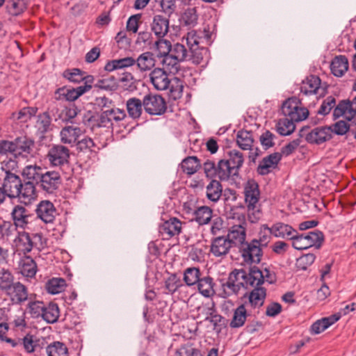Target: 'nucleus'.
Segmentation results:
<instances>
[{
  "mask_svg": "<svg viewBox=\"0 0 356 356\" xmlns=\"http://www.w3.org/2000/svg\"><path fill=\"white\" fill-rule=\"evenodd\" d=\"M238 248L243 262L245 264L251 266L261 262L263 257V250L256 239L245 243Z\"/></svg>",
  "mask_w": 356,
  "mask_h": 356,
  "instance_id": "5",
  "label": "nucleus"
},
{
  "mask_svg": "<svg viewBox=\"0 0 356 356\" xmlns=\"http://www.w3.org/2000/svg\"><path fill=\"white\" fill-rule=\"evenodd\" d=\"M234 176H237L234 168H232L231 165L226 160H220L216 167V177H218L221 181H227Z\"/></svg>",
  "mask_w": 356,
  "mask_h": 356,
  "instance_id": "33",
  "label": "nucleus"
},
{
  "mask_svg": "<svg viewBox=\"0 0 356 356\" xmlns=\"http://www.w3.org/2000/svg\"><path fill=\"white\" fill-rule=\"evenodd\" d=\"M63 76L74 83H79L81 81H84L85 85H91L94 80L93 76H84L83 72L77 68L64 71Z\"/></svg>",
  "mask_w": 356,
  "mask_h": 356,
  "instance_id": "38",
  "label": "nucleus"
},
{
  "mask_svg": "<svg viewBox=\"0 0 356 356\" xmlns=\"http://www.w3.org/2000/svg\"><path fill=\"white\" fill-rule=\"evenodd\" d=\"M151 30L157 38H163L169 31L168 19L161 15L154 16L151 24Z\"/></svg>",
  "mask_w": 356,
  "mask_h": 356,
  "instance_id": "25",
  "label": "nucleus"
},
{
  "mask_svg": "<svg viewBox=\"0 0 356 356\" xmlns=\"http://www.w3.org/2000/svg\"><path fill=\"white\" fill-rule=\"evenodd\" d=\"M164 288L165 294H174L179 289L186 288L179 277L175 274H171L165 280Z\"/></svg>",
  "mask_w": 356,
  "mask_h": 356,
  "instance_id": "43",
  "label": "nucleus"
},
{
  "mask_svg": "<svg viewBox=\"0 0 356 356\" xmlns=\"http://www.w3.org/2000/svg\"><path fill=\"white\" fill-rule=\"evenodd\" d=\"M13 145L14 154H15L27 156L32 152L34 148V141L26 136L16 138L13 142Z\"/></svg>",
  "mask_w": 356,
  "mask_h": 356,
  "instance_id": "28",
  "label": "nucleus"
},
{
  "mask_svg": "<svg viewBox=\"0 0 356 356\" xmlns=\"http://www.w3.org/2000/svg\"><path fill=\"white\" fill-rule=\"evenodd\" d=\"M135 64L136 60L134 58L125 57L108 61L104 66V70L107 72H112L118 69L131 67Z\"/></svg>",
  "mask_w": 356,
  "mask_h": 356,
  "instance_id": "39",
  "label": "nucleus"
},
{
  "mask_svg": "<svg viewBox=\"0 0 356 356\" xmlns=\"http://www.w3.org/2000/svg\"><path fill=\"white\" fill-rule=\"evenodd\" d=\"M42 173H41V168L35 165H27L26 166L22 171V175L29 181L33 180L38 181L40 179V176H42Z\"/></svg>",
  "mask_w": 356,
  "mask_h": 356,
  "instance_id": "57",
  "label": "nucleus"
},
{
  "mask_svg": "<svg viewBox=\"0 0 356 356\" xmlns=\"http://www.w3.org/2000/svg\"><path fill=\"white\" fill-rule=\"evenodd\" d=\"M348 60L345 56H337L332 61L330 69L332 73L338 77H341L348 70Z\"/></svg>",
  "mask_w": 356,
  "mask_h": 356,
  "instance_id": "32",
  "label": "nucleus"
},
{
  "mask_svg": "<svg viewBox=\"0 0 356 356\" xmlns=\"http://www.w3.org/2000/svg\"><path fill=\"white\" fill-rule=\"evenodd\" d=\"M20 273L26 278L35 277L38 268L35 261L29 256L22 257L19 263Z\"/></svg>",
  "mask_w": 356,
  "mask_h": 356,
  "instance_id": "29",
  "label": "nucleus"
},
{
  "mask_svg": "<svg viewBox=\"0 0 356 356\" xmlns=\"http://www.w3.org/2000/svg\"><path fill=\"white\" fill-rule=\"evenodd\" d=\"M5 293L15 305H21L28 300V289L19 282H15Z\"/></svg>",
  "mask_w": 356,
  "mask_h": 356,
  "instance_id": "17",
  "label": "nucleus"
},
{
  "mask_svg": "<svg viewBox=\"0 0 356 356\" xmlns=\"http://www.w3.org/2000/svg\"><path fill=\"white\" fill-rule=\"evenodd\" d=\"M213 279L209 276L201 277L197 284L199 293L205 298H211L216 293Z\"/></svg>",
  "mask_w": 356,
  "mask_h": 356,
  "instance_id": "35",
  "label": "nucleus"
},
{
  "mask_svg": "<svg viewBox=\"0 0 356 356\" xmlns=\"http://www.w3.org/2000/svg\"><path fill=\"white\" fill-rule=\"evenodd\" d=\"M153 45L158 51L159 55L162 57L170 54L172 46L170 42L168 40L159 38L158 40L154 42Z\"/></svg>",
  "mask_w": 356,
  "mask_h": 356,
  "instance_id": "61",
  "label": "nucleus"
},
{
  "mask_svg": "<svg viewBox=\"0 0 356 356\" xmlns=\"http://www.w3.org/2000/svg\"><path fill=\"white\" fill-rule=\"evenodd\" d=\"M266 289L263 287L254 288L249 294V303L252 307H260L266 298Z\"/></svg>",
  "mask_w": 356,
  "mask_h": 356,
  "instance_id": "45",
  "label": "nucleus"
},
{
  "mask_svg": "<svg viewBox=\"0 0 356 356\" xmlns=\"http://www.w3.org/2000/svg\"><path fill=\"white\" fill-rule=\"evenodd\" d=\"M65 280L63 278H52L46 284V290L51 294L60 293L65 290Z\"/></svg>",
  "mask_w": 356,
  "mask_h": 356,
  "instance_id": "52",
  "label": "nucleus"
},
{
  "mask_svg": "<svg viewBox=\"0 0 356 356\" xmlns=\"http://www.w3.org/2000/svg\"><path fill=\"white\" fill-rule=\"evenodd\" d=\"M236 143L243 150H250L254 143L253 134L247 130H240L236 134Z\"/></svg>",
  "mask_w": 356,
  "mask_h": 356,
  "instance_id": "40",
  "label": "nucleus"
},
{
  "mask_svg": "<svg viewBox=\"0 0 356 356\" xmlns=\"http://www.w3.org/2000/svg\"><path fill=\"white\" fill-rule=\"evenodd\" d=\"M11 218L17 227L25 229L31 222L33 216L30 211L22 205H16L11 211Z\"/></svg>",
  "mask_w": 356,
  "mask_h": 356,
  "instance_id": "16",
  "label": "nucleus"
},
{
  "mask_svg": "<svg viewBox=\"0 0 356 356\" xmlns=\"http://www.w3.org/2000/svg\"><path fill=\"white\" fill-rule=\"evenodd\" d=\"M282 112L294 123L305 120L309 115V111L300 106V102L296 98H289L282 106Z\"/></svg>",
  "mask_w": 356,
  "mask_h": 356,
  "instance_id": "6",
  "label": "nucleus"
},
{
  "mask_svg": "<svg viewBox=\"0 0 356 356\" xmlns=\"http://www.w3.org/2000/svg\"><path fill=\"white\" fill-rule=\"evenodd\" d=\"M323 239V234L320 231L309 232L301 235L295 234L292 245L296 250H305L313 246L319 248Z\"/></svg>",
  "mask_w": 356,
  "mask_h": 356,
  "instance_id": "7",
  "label": "nucleus"
},
{
  "mask_svg": "<svg viewBox=\"0 0 356 356\" xmlns=\"http://www.w3.org/2000/svg\"><path fill=\"white\" fill-rule=\"evenodd\" d=\"M232 246L225 236H218L212 240L210 251L215 257H222L229 253Z\"/></svg>",
  "mask_w": 356,
  "mask_h": 356,
  "instance_id": "24",
  "label": "nucleus"
},
{
  "mask_svg": "<svg viewBox=\"0 0 356 356\" xmlns=\"http://www.w3.org/2000/svg\"><path fill=\"white\" fill-rule=\"evenodd\" d=\"M153 44V38L149 31L139 32L135 40V44L140 48L151 47Z\"/></svg>",
  "mask_w": 356,
  "mask_h": 356,
  "instance_id": "55",
  "label": "nucleus"
},
{
  "mask_svg": "<svg viewBox=\"0 0 356 356\" xmlns=\"http://www.w3.org/2000/svg\"><path fill=\"white\" fill-rule=\"evenodd\" d=\"M75 146L77 150L88 152L95 151L94 147L95 145L92 138L84 137L81 139H79Z\"/></svg>",
  "mask_w": 356,
  "mask_h": 356,
  "instance_id": "63",
  "label": "nucleus"
},
{
  "mask_svg": "<svg viewBox=\"0 0 356 356\" xmlns=\"http://www.w3.org/2000/svg\"><path fill=\"white\" fill-rule=\"evenodd\" d=\"M45 245L43 236L40 233L30 234L25 231L18 232L13 239V247L19 254L26 255L33 248L42 249Z\"/></svg>",
  "mask_w": 356,
  "mask_h": 356,
  "instance_id": "3",
  "label": "nucleus"
},
{
  "mask_svg": "<svg viewBox=\"0 0 356 356\" xmlns=\"http://www.w3.org/2000/svg\"><path fill=\"white\" fill-rule=\"evenodd\" d=\"M193 220L199 225H207L213 216V210L207 206H202L193 211Z\"/></svg>",
  "mask_w": 356,
  "mask_h": 356,
  "instance_id": "36",
  "label": "nucleus"
},
{
  "mask_svg": "<svg viewBox=\"0 0 356 356\" xmlns=\"http://www.w3.org/2000/svg\"><path fill=\"white\" fill-rule=\"evenodd\" d=\"M149 81L154 88L159 91L168 90L174 99L180 97L183 91L181 81L167 74L160 67L152 70L149 74Z\"/></svg>",
  "mask_w": 356,
  "mask_h": 356,
  "instance_id": "2",
  "label": "nucleus"
},
{
  "mask_svg": "<svg viewBox=\"0 0 356 356\" xmlns=\"http://www.w3.org/2000/svg\"><path fill=\"white\" fill-rule=\"evenodd\" d=\"M340 318V314H333L328 317H325L318 320L312 325L310 332L313 334H320L339 321Z\"/></svg>",
  "mask_w": 356,
  "mask_h": 356,
  "instance_id": "31",
  "label": "nucleus"
},
{
  "mask_svg": "<svg viewBox=\"0 0 356 356\" xmlns=\"http://www.w3.org/2000/svg\"><path fill=\"white\" fill-rule=\"evenodd\" d=\"M143 108L146 113L152 115H161L166 109V102L160 95L148 94L143 97Z\"/></svg>",
  "mask_w": 356,
  "mask_h": 356,
  "instance_id": "8",
  "label": "nucleus"
},
{
  "mask_svg": "<svg viewBox=\"0 0 356 356\" xmlns=\"http://www.w3.org/2000/svg\"><path fill=\"white\" fill-rule=\"evenodd\" d=\"M222 193V185L216 179L211 180L206 186V197L212 202H217L220 200Z\"/></svg>",
  "mask_w": 356,
  "mask_h": 356,
  "instance_id": "37",
  "label": "nucleus"
},
{
  "mask_svg": "<svg viewBox=\"0 0 356 356\" xmlns=\"http://www.w3.org/2000/svg\"><path fill=\"white\" fill-rule=\"evenodd\" d=\"M271 227H268L264 224L261 225L259 232V239H256L259 242L261 247H266L271 239Z\"/></svg>",
  "mask_w": 356,
  "mask_h": 356,
  "instance_id": "58",
  "label": "nucleus"
},
{
  "mask_svg": "<svg viewBox=\"0 0 356 356\" xmlns=\"http://www.w3.org/2000/svg\"><path fill=\"white\" fill-rule=\"evenodd\" d=\"M333 116L334 118L344 116L348 120L355 119L356 124V97L352 101H341L334 108Z\"/></svg>",
  "mask_w": 356,
  "mask_h": 356,
  "instance_id": "12",
  "label": "nucleus"
},
{
  "mask_svg": "<svg viewBox=\"0 0 356 356\" xmlns=\"http://www.w3.org/2000/svg\"><path fill=\"white\" fill-rule=\"evenodd\" d=\"M271 234L276 238L293 240L297 231L288 224L277 222L271 226Z\"/></svg>",
  "mask_w": 356,
  "mask_h": 356,
  "instance_id": "26",
  "label": "nucleus"
},
{
  "mask_svg": "<svg viewBox=\"0 0 356 356\" xmlns=\"http://www.w3.org/2000/svg\"><path fill=\"white\" fill-rule=\"evenodd\" d=\"M60 311L57 304L49 303L44 307L42 318L49 323H56L59 317Z\"/></svg>",
  "mask_w": 356,
  "mask_h": 356,
  "instance_id": "49",
  "label": "nucleus"
},
{
  "mask_svg": "<svg viewBox=\"0 0 356 356\" xmlns=\"http://www.w3.org/2000/svg\"><path fill=\"white\" fill-rule=\"evenodd\" d=\"M191 53V59L195 64H200L203 61L204 58L207 56L208 50L204 47H195L189 49Z\"/></svg>",
  "mask_w": 356,
  "mask_h": 356,
  "instance_id": "62",
  "label": "nucleus"
},
{
  "mask_svg": "<svg viewBox=\"0 0 356 356\" xmlns=\"http://www.w3.org/2000/svg\"><path fill=\"white\" fill-rule=\"evenodd\" d=\"M22 180L18 175L6 171L2 188L8 197L16 198V196L19 194L18 192L19 187H22Z\"/></svg>",
  "mask_w": 356,
  "mask_h": 356,
  "instance_id": "13",
  "label": "nucleus"
},
{
  "mask_svg": "<svg viewBox=\"0 0 356 356\" xmlns=\"http://www.w3.org/2000/svg\"><path fill=\"white\" fill-rule=\"evenodd\" d=\"M181 20L184 25L194 26L197 21L196 9L195 8L186 9L181 16Z\"/></svg>",
  "mask_w": 356,
  "mask_h": 356,
  "instance_id": "60",
  "label": "nucleus"
},
{
  "mask_svg": "<svg viewBox=\"0 0 356 356\" xmlns=\"http://www.w3.org/2000/svg\"><path fill=\"white\" fill-rule=\"evenodd\" d=\"M200 162L196 156H188L181 163L183 172L188 175L195 174L200 168Z\"/></svg>",
  "mask_w": 356,
  "mask_h": 356,
  "instance_id": "46",
  "label": "nucleus"
},
{
  "mask_svg": "<svg viewBox=\"0 0 356 356\" xmlns=\"http://www.w3.org/2000/svg\"><path fill=\"white\" fill-rule=\"evenodd\" d=\"M47 158L51 166H63L69 163L70 149L61 145H54L49 149Z\"/></svg>",
  "mask_w": 356,
  "mask_h": 356,
  "instance_id": "9",
  "label": "nucleus"
},
{
  "mask_svg": "<svg viewBox=\"0 0 356 356\" xmlns=\"http://www.w3.org/2000/svg\"><path fill=\"white\" fill-rule=\"evenodd\" d=\"M126 113L124 110L113 107L109 109L102 111L98 119V125L99 127H110L113 122H120L124 119Z\"/></svg>",
  "mask_w": 356,
  "mask_h": 356,
  "instance_id": "14",
  "label": "nucleus"
},
{
  "mask_svg": "<svg viewBox=\"0 0 356 356\" xmlns=\"http://www.w3.org/2000/svg\"><path fill=\"white\" fill-rule=\"evenodd\" d=\"M39 181L40 186L44 192L53 194L61 184V177L58 171H47L42 173Z\"/></svg>",
  "mask_w": 356,
  "mask_h": 356,
  "instance_id": "11",
  "label": "nucleus"
},
{
  "mask_svg": "<svg viewBox=\"0 0 356 356\" xmlns=\"http://www.w3.org/2000/svg\"><path fill=\"white\" fill-rule=\"evenodd\" d=\"M243 273L235 269L232 271L226 280H220V286L218 290V295L222 298H227L233 295H237L241 289H244L242 282Z\"/></svg>",
  "mask_w": 356,
  "mask_h": 356,
  "instance_id": "4",
  "label": "nucleus"
},
{
  "mask_svg": "<svg viewBox=\"0 0 356 356\" xmlns=\"http://www.w3.org/2000/svg\"><path fill=\"white\" fill-rule=\"evenodd\" d=\"M243 193L248 219L251 223H257L263 217L262 206L260 202L261 192L258 183L254 179H248L244 184Z\"/></svg>",
  "mask_w": 356,
  "mask_h": 356,
  "instance_id": "1",
  "label": "nucleus"
},
{
  "mask_svg": "<svg viewBox=\"0 0 356 356\" xmlns=\"http://www.w3.org/2000/svg\"><path fill=\"white\" fill-rule=\"evenodd\" d=\"M51 118L47 112H44L37 116L35 127L40 134H45L51 130Z\"/></svg>",
  "mask_w": 356,
  "mask_h": 356,
  "instance_id": "51",
  "label": "nucleus"
},
{
  "mask_svg": "<svg viewBox=\"0 0 356 356\" xmlns=\"http://www.w3.org/2000/svg\"><path fill=\"white\" fill-rule=\"evenodd\" d=\"M136 63L140 72H147L151 70L155 66L156 60L152 52L146 51L137 58Z\"/></svg>",
  "mask_w": 356,
  "mask_h": 356,
  "instance_id": "34",
  "label": "nucleus"
},
{
  "mask_svg": "<svg viewBox=\"0 0 356 356\" xmlns=\"http://www.w3.org/2000/svg\"><path fill=\"white\" fill-rule=\"evenodd\" d=\"M29 0H8L6 4L8 13L13 16L21 15L27 8Z\"/></svg>",
  "mask_w": 356,
  "mask_h": 356,
  "instance_id": "44",
  "label": "nucleus"
},
{
  "mask_svg": "<svg viewBox=\"0 0 356 356\" xmlns=\"http://www.w3.org/2000/svg\"><path fill=\"white\" fill-rule=\"evenodd\" d=\"M17 227L10 222L5 221L0 225V234L3 238L9 240L11 238L16 236Z\"/></svg>",
  "mask_w": 356,
  "mask_h": 356,
  "instance_id": "56",
  "label": "nucleus"
},
{
  "mask_svg": "<svg viewBox=\"0 0 356 356\" xmlns=\"http://www.w3.org/2000/svg\"><path fill=\"white\" fill-rule=\"evenodd\" d=\"M281 159L282 155L279 152H275L264 157L258 166V173L261 175L268 174L270 172L271 168H274Z\"/></svg>",
  "mask_w": 356,
  "mask_h": 356,
  "instance_id": "27",
  "label": "nucleus"
},
{
  "mask_svg": "<svg viewBox=\"0 0 356 356\" xmlns=\"http://www.w3.org/2000/svg\"><path fill=\"white\" fill-rule=\"evenodd\" d=\"M179 60H177L170 54L163 57L161 63L163 65V69L168 70L170 73H176L179 68Z\"/></svg>",
  "mask_w": 356,
  "mask_h": 356,
  "instance_id": "54",
  "label": "nucleus"
},
{
  "mask_svg": "<svg viewBox=\"0 0 356 356\" xmlns=\"http://www.w3.org/2000/svg\"><path fill=\"white\" fill-rule=\"evenodd\" d=\"M91 88L92 85L90 84L80 86L76 88H60L56 92V99L58 100L74 101Z\"/></svg>",
  "mask_w": 356,
  "mask_h": 356,
  "instance_id": "15",
  "label": "nucleus"
},
{
  "mask_svg": "<svg viewBox=\"0 0 356 356\" xmlns=\"http://www.w3.org/2000/svg\"><path fill=\"white\" fill-rule=\"evenodd\" d=\"M228 155L229 159L226 161L229 162L232 168H234L238 175V170L242 167L244 162L243 154L238 150L233 149L229 152Z\"/></svg>",
  "mask_w": 356,
  "mask_h": 356,
  "instance_id": "53",
  "label": "nucleus"
},
{
  "mask_svg": "<svg viewBox=\"0 0 356 356\" xmlns=\"http://www.w3.org/2000/svg\"><path fill=\"white\" fill-rule=\"evenodd\" d=\"M332 138L331 127H319L313 129L306 136V140L312 144L321 145Z\"/></svg>",
  "mask_w": 356,
  "mask_h": 356,
  "instance_id": "20",
  "label": "nucleus"
},
{
  "mask_svg": "<svg viewBox=\"0 0 356 356\" xmlns=\"http://www.w3.org/2000/svg\"><path fill=\"white\" fill-rule=\"evenodd\" d=\"M241 270L243 273L244 275L242 281L244 284V289H248L249 286L260 287L259 286L264 283L263 274L258 268H252L248 274L245 270Z\"/></svg>",
  "mask_w": 356,
  "mask_h": 356,
  "instance_id": "23",
  "label": "nucleus"
},
{
  "mask_svg": "<svg viewBox=\"0 0 356 356\" xmlns=\"http://www.w3.org/2000/svg\"><path fill=\"white\" fill-rule=\"evenodd\" d=\"M247 316L245 305H240L234 311L233 317L229 323L230 327L232 328L242 327L246 321Z\"/></svg>",
  "mask_w": 356,
  "mask_h": 356,
  "instance_id": "42",
  "label": "nucleus"
},
{
  "mask_svg": "<svg viewBox=\"0 0 356 356\" xmlns=\"http://www.w3.org/2000/svg\"><path fill=\"white\" fill-rule=\"evenodd\" d=\"M230 243L240 248L243 245L246 238V225H233L229 229L227 236H225Z\"/></svg>",
  "mask_w": 356,
  "mask_h": 356,
  "instance_id": "21",
  "label": "nucleus"
},
{
  "mask_svg": "<svg viewBox=\"0 0 356 356\" xmlns=\"http://www.w3.org/2000/svg\"><path fill=\"white\" fill-rule=\"evenodd\" d=\"M83 135V131L79 127L69 125L63 127L60 131V141L64 144L73 147Z\"/></svg>",
  "mask_w": 356,
  "mask_h": 356,
  "instance_id": "18",
  "label": "nucleus"
},
{
  "mask_svg": "<svg viewBox=\"0 0 356 356\" xmlns=\"http://www.w3.org/2000/svg\"><path fill=\"white\" fill-rule=\"evenodd\" d=\"M47 356H69L66 345L60 341H54L46 347Z\"/></svg>",
  "mask_w": 356,
  "mask_h": 356,
  "instance_id": "48",
  "label": "nucleus"
},
{
  "mask_svg": "<svg viewBox=\"0 0 356 356\" xmlns=\"http://www.w3.org/2000/svg\"><path fill=\"white\" fill-rule=\"evenodd\" d=\"M296 129L295 124L288 117L281 118L276 124V130L282 136L291 134Z\"/></svg>",
  "mask_w": 356,
  "mask_h": 356,
  "instance_id": "50",
  "label": "nucleus"
},
{
  "mask_svg": "<svg viewBox=\"0 0 356 356\" xmlns=\"http://www.w3.org/2000/svg\"><path fill=\"white\" fill-rule=\"evenodd\" d=\"M37 216L45 223H51L56 216V209L52 202L49 200H42L37 206Z\"/></svg>",
  "mask_w": 356,
  "mask_h": 356,
  "instance_id": "19",
  "label": "nucleus"
},
{
  "mask_svg": "<svg viewBox=\"0 0 356 356\" xmlns=\"http://www.w3.org/2000/svg\"><path fill=\"white\" fill-rule=\"evenodd\" d=\"M201 273L198 268L190 267L184 271L183 280L186 285L192 286L198 283L200 280Z\"/></svg>",
  "mask_w": 356,
  "mask_h": 356,
  "instance_id": "47",
  "label": "nucleus"
},
{
  "mask_svg": "<svg viewBox=\"0 0 356 356\" xmlns=\"http://www.w3.org/2000/svg\"><path fill=\"white\" fill-rule=\"evenodd\" d=\"M183 224L178 218H170L159 225V233L163 239L168 240L181 233Z\"/></svg>",
  "mask_w": 356,
  "mask_h": 356,
  "instance_id": "10",
  "label": "nucleus"
},
{
  "mask_svg": "<svg viewBox=\"0 0 356 356\" xmlns=\"http://www.w3.org/2000/svg\"><path fill=\"white\" fill-rule=\"evenodd\" d=\"M14 277L12 273L4 268L0 270V288L6 291L14 284Z\"/></svg>",
  "mask_w": 356,
  "mask_h": 356,
  "instance_id": "59",
  "label": "nucleus"
},
{
  "mask_svg": "<svg viewBox=\"0 0 356 356\" xmlns=\"http://www.w3.org/2000/svg\"><path fill=\"white\" fill-rule=\"evenodd\" d=\"M126 106L130 118L138 119L140 117L143 107V101L136 97H132L127 101Z\"/></svg>",
  "mask_w": 356,
  "mask_h": 356,
  "instance_id": "41",
  "label": "nucleus"
},
{
  "mask_svg": "<svg viewBox=\"0 0 356 356\" xmlns=\"http://www.w3.org/2000/svg\"><path fill=\"white\" fill-rule=\"evenodd\" d=\"M321 79L315 75H310L302 81L300 86L301 93L309 95L317 94L321 86Z\"/></svg>",
  "mask_w": 356,
  "mask_h": 356,
  "instance_id": "30",
  "label": "nucleus"
},
{
  "mask_svg": "<svg viewBox=\"0 0 356 356\" xmlns=\"http://www.w3.org/2000/svg\"><path fill=\"white\" fill-rule=\"evenodd\" d=\"M19 194L16 196L21 202L29 204L35 200L38 196L35 185L31 181L22 183L18 192Z\"/></svg>",
  "mask_w": 356,
  "mask_h": 356,
  "instance_id": "22",
  "label": "nucleus"
},
{
  "mask_svg": "<svg viewBox=\"0 0 356 356\" xmlns=\"http://www.w3.org/2000/svg\"><path fill=\"white\" fill-rule=\"evenodd\" d=\"M177 356H202L200 350L191 346H183L176 352Z\"/></svg>",
  "mask_w": 356,
  "mask_h": 356,
  "instance_id": "64",
  "label": "nucleus"
}]
</instances>
